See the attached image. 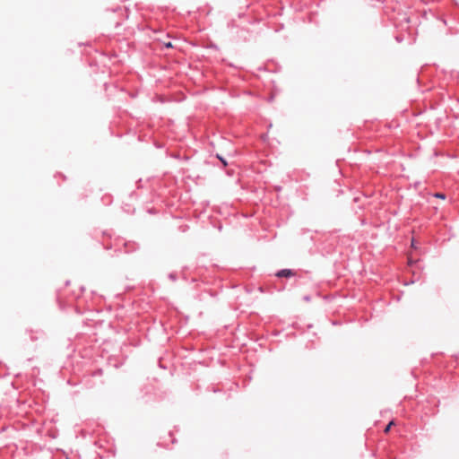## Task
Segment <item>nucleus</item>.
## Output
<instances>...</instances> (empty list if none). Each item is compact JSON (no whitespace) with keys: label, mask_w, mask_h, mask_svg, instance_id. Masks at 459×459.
<instances>
[{"label":"nucleus","mask_w":459,"mask_h":459,"mask_svg":"<svg viewBox=\"0 0 459 459\" xmlns=\"http://www.w3.org/2000/svg\"><path fill=\"white\" fill-rule=\"evenodd\" d=\"M166 48H173V45L171 42L165 43Z\"/></svg>","instance_id":"obj_5"},{"label":"nucleus","mask_w":459,"mask_h":459,"mask_svg":"<svg viewBox=\"0 0 459 459\" xmlns=\"http://www.w3.org/2000/svg\"><path fill=\"white\" fill-rule=\"evenodd\" d=\"M436 197H438V198H441V199H445V195L444 194H441V193H437L435 195Z\"/></svg>","instance_id":"obj_4"},{"label":"nucleus","mask_w":459,"mask_h":459,"mask_svg":"<svg viewBox=\"0 0 459 459\" xmlns=\"http://www.w3.org/2000/svg\"><path fill=\"white\" fill-rule=\"evenodd\" d=\"M217 158L222 162V164L224 166L227 165V161L222 157H221L220 155H217Z\"/></svg>","instance_id":"obj_3"},{"label":"nucleus","mask_w":459,"mask_h":459,"mask_svg":"<svg viewBox=\"0 0 459 459\" xmlns=\"http://www.w3.org/2000/svg\"><path fill=\"white\" fill-rule=\"evenodd\" d=\"M394 424H395V423H394V420H391V421L388 423V425L385 427V429L384 432H385V433H388V432H389V430H390V429H391V427H392V426H394Z\"/></svg>","instance_id":"obj_2"},{"label":"nucleus","mask_w":459,"mask_h":459,"mask_svg":"<svg viewBox=\"0 0 459 459\" xmlns=\"http://www.w3.org/2000/svg\"><path fill=\"white\" fill-rule=\"evenodd\" d=\"M411 247L416 248L415 242L413 239L411 240Z\"/></svg>","instance_id":"obj_7"},{"label":"nucleus","mask_w":459,"mask_h":459,"mask_svg":"<svg viewBox=\"0 0 459 459\" xmlns=\"http://www.w3.org/2000/svg\"><path fill=\"white\" fill-rule=\"evenodd\" d=\"M294 275V273L290 269H283L276 273L277 277H290Z\"/></svg>","instance_id":"obj_1"},{"label":"nucleus","mask_w":459,"mask_h":459,"mask_svg":"<svg viewBox=\"0 0 459 459\" xmlns=\"http://www.w3.org/2000/svg\"><path fill=\"white\" fill-rule=\"evenodd\" d=\"M412 263H413V261H412V259H411V255H409V256H408V264H412Z\"/></svg>","instance_id":"obj_6"}]
</instances>
